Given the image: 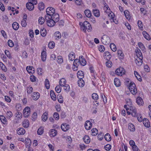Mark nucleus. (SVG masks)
Masks as SVG:
<instances>
[{
	"mask_svg": "<svg viewBox=\"0 0 151 151\" xmlns=\"http://www.w3.org/2000/svg\"><path fill=\"white\" fill-rule=\"evenodd\" d=\"M93 12L94 16L98 17L100 16V12L99 10L97 9H93Z\"/></svg>",
	"mask_w": 151,
	"mask_h": 151,
	"instance_id": "nucleus-34",
	"label": "nucleus"
},
{
	"mask_svg": "<svg viewBox=\"0 0 151 151\" xmlns=\"http://www.w3.org/2000/svg\"><path fill=\"white\" fill-rule=\"evenodd\" d=\"M16 116L17 118L20 119H21L22 117V114L20 112H17L16 113Z\"/></svg>",
	"mask_w": 151,
	"mask_h": 151,
	"instance_id": "nucleus-56",
	"label": "nucleus"
},
{
	"mask_svg": "<svg viewBox=\"0 0 151 151\" xmlns=\"http://www.w3.org/2000/svg\"><path fill=\"white\" fill-rule=\"evenodd\" d=\"M55 43L53 42H50L48 44V47L50 49L53 48L55 46Z\"/></svg>",
	"mask_w": 151,
	"mask_h": 151,
	"instance_id": "nucleus-52",
	"label": "nucleus"
},
{
	"mask_svg": "<svg viewBox=\"0 0 151 151\" xmlns=\"http://www.w3.org/2000/svg\"><path fill=\"white\" fill-rule=\"evenodd\" d=\"M143 123L145 126L147 128L150 127V123L149 120L146 118L143 119Z\"/></svg>",
	"mask_w": 151,
	"mask_h": 151,
	"instance_id": "nucleus-10",
	"label": "nucleus"
},
{
	"mask_svg": "<svg viewBox=\"0 0 151 151\" xmlns=\"http://www.w3.org/2000/svg\"><path fill=\"white\" fill-rule=\"evenodd\" d=\"M0 67L2 70L6 72V69L5 65L1 62H0Z\"/></svg>",
	"mask_w": 151,
	"mask_h": 151,
	"instance_id": "nucleus-50",
	"label": "nucleus"
},
{
	"mask_svg": "<svg viewBox=\"0 0 151 151\" xmlns=\"http://www.w3.org/2000/svg\"><path fill=\"white\" fill-rule=\"evenodd\" d=\"M83 140L84 142L86 144H88L90 142V139L89 137L87 135H85L83 138Z\"/></svg>",
	"mask_w": 151,
	"mask_h": 151,
	"instance_id": "nucleus-25",
	"label": "nucleus"
},
{
	"mask_svg": "<svg viewBox=\"0 0 151 151\" xmlns=\"http://www.w3.org/2000/svg\"><path fill=\"white\" fill-rule=\"evenodd\" d=\"M130 111L132 116L135 117L137 115V109L135 107L133 106H130Z\"/></svg>",
	"mask_w": 151,
	"mask_h": 151,
	"instance_id": "nucleus-7",
	"label": "nucleus"
},
{
	"mask_svg": "<svg viewBox=\"0 0 151 151\" xmlns=\"http://www.w3.org/2000/svg\"><path fill=\"white\" fill-rule=\"evenodd\" d=\"M92 126V123L88 120L86 121L84 124L85 127L87 130L90 129L91 128Z\"/></svg>",
	"mask_w": 151,
	"mask_h": 151,
	"instance_id": "nucleus-9",
	"label": "nucleus"
},
{
	"mask_svg": "<svg viewBox=\"0 0 151 151\" xmlns=\"http://www.w3.org/2000/svg\"><path fill=\"white\" fill-rule=\"evenodd\" d=\"M142 34L144 37L147 40H149L151 39L148 33L145 31L142 32Z\"/></svg>",
	"mask_w": 151,
	"mask_h": 151,
	"instance_id": "nucleus-23",
	"label": "nucleus"
},
{
	"mask_svg": "<svg viewBox=\"0 0 151 151\" xmlns=\"http://www.w3.org/2000/svg\"><path fill=\"white\" fill-rule=\"evenodd\" d=\"M13 29L15 30H17L19 28V24L16 22H14L12 25Z\"/></svg>",
	"mask_w": 151,
	"mask_h": 151,
	"instance_id": "nucleus-26",
	"label": "nucleus"
},
{
	"mask_svg": "<svg viewBox=\"0 0 151 151\" xmlns=\"http://www.w3.org/2000/svg\"><path fill=\"white\" fill-rule=\"evenodd\" d=\"M53 117L56 120H58L59 118V115L57 112H55L53 114Z\"/></svg>",
	"mask_w": 151,
	"mask_h": 151,
	"instance_id": "nucleus-62",
	"label": "nucleus"
},
{
	"mask_svg": "<svg viewBox=\"0 0 151 151\" xmlns=\"http://www.w3.org/2000/svg\"><path fill=\"white\" fill-rule=\"evenodd\" d=\"M78 83L80 87H82L84 86L85 83L84 81L82 79H79V80L78 81Z\"/></svg>",
	"mask_w": 151,
	"mask_h": 151,
	"instance_id": "nucleus-36",
	"label": "nucleus"
},
{
	"mask_svg": "<svg viewBox=\"0 0 151 151\" xmlns=\"http://www.w3.org/2000/svg\"><path fill=\"white\" fill-rule=\"evenodd\" d=\"M40 97V94L38 92H35L32 95V97L33 99L36 101Z\"/></svg>",
	"mask_w": 151,
	"mask_h": 151,
	"instance_id": "nucleus-11",
	"label": "nucleus"
},
{
	"mask_svg": "<svg viewBox=\"0 0 151 151\" xmlns=\"http://www.w3.org/2000/svg\"><path fill=\"white\" fill-rule=\"evenodd\" d=\"M104 138L105 140L108 142L110 141L111 139V136L108 133H107L105 135Z\"/></svg>",
	"mask_w": 151,
	"mask_h": 151,
	"instance_id": "nucleus-37",
	"label": "nucleus"
},
{
	"mask_svg": "<svg viewBox=\"0 0 151 151\" xmlns=\"http://www.w3.org/2000/svg\"><path fill=\"white\" fill-rule=\"evenodd\" d=\"M69 59L70 60L73 61L75 58V55L73 52H71L68 55Z\"/></svg>",
	"mask_w": 151,
	"mask_h": 151,
	"instance_id": "nucleus-21",
	"label": "nucleus"
},
{
	"mask_svg": "<svg viewBox=\"0 0 151 151\" xmlns=\"http://www.w3.org/2000/svg\"><path fill=\"white\" fill-rule=\"evenodd\" d=\"M66 81L64 78H62L60 79L59 82L60 85L61 86H63L66 84Z\"/></svg>",
	"mask_w": 151,
	"mask_h": 151,
	"instance_id": "nucleus-31",
	"label": "nucleus"
},
{
	"mask_svg": "<svg viewBox=\"0 0 151 151\" xmlns=\"http://www.w3.org/2000/svg\"><path fill=\"white\" fill-rule=\"evenodd\" d=\"M83 58V56H79V58L80 62V65L84 66L86 65V62L85 59Z\"/></svg>",
	"mask_w": 151,
	"mask_h": 151,
	"instance_id": "nucleus-12",
	"label": "nucleus"
},
{
	"mask_svg": "<svg viewBox=\"0 0 151 151\" xmlns=\"http://www.w3.org/2000/svg\"><path fill=\"white\" fill-rule=\"evenodd\" d=\"M55 10L52 7H48L46 11L47 14L45 17L52 18L51 16L55 13Z\"/></svg>",
	"mask_w": 151,
	"mask_h": 151,
	"instance_id": "nucleus-3",
	"label": "nucleus"
},
{
	"mask_svg": "<svg viewBox=\"0 0 151 151\" xmlns=\"http://www.w3.org/2000/svg\"><path fill=\"white\" fill-rule=\"evenodd\" d=\"M45 21V19H44L43 17H40L39 18L38 21L40 24L41 25L43 24Z\"/></svg>",
	"mask_w": 151,
	"mask_h": 151,
	"instance_id": "nucleus-44",
	"label": "nucleus"
},
{
	"mask_svg": "<svg viewBox=\"0 0 151 151\" xmlns=\"http://www.w3.org/2000/svg\"><path fill=\"white\" fill-rule=\"evenodd\" d=\"M84 13L86 16L88 18L90 17L92 15L91 11L88 9L85 10Z\"/></svg>",
	"mask_w": 151,
	"mask_h": 151,
	"instance_id": "nucleus-24",
	"label": "nucleus"
},
{
	"mask_svg": "<svg viewBox=\"0 0 151 151\" xmlns=\"http://www.w3.org/2000/svg\"><path fill=\"white\" fill-rule=\"evenodd\" d=\"M41 58L42 61H45L46 59L47 55L46 51L43 50L41 53Z\"/></svg>",
	"mask_w": 151,
	"mask_h": 151,
	"instance_id": "nucleus-19",
	"label": "nucleus"
},
{
	"mask_svg": "<svg viewBox=\"0 0 151 151\" xmlns=\"http://www.w3.org/2000/svg\"><path fill=\"white\" fill-rule=\"evenodd\" d=\"M137 88L135 83L132 82H131L129 85V88Z\"/></svg>",
	"mask_w": 151,
	"mask_h": 151,
	"instance_id": "nucleus-55",
	"label": "nucleus"
},
{
	"mask_svg": "<svg viewBox=\"0 0 151 151\" xmlns=\"http://www.w3.org/2000/svg\"><path fill=\"white\" fill-rule=\"evenodd\" d=\"M34 73V68L32 66H29V74H32Z\"/></svg>",
	"mask_w": 151,
	"mask_h": 151,
	"instance_id": "nucleus-60",
	"label": "nucleus"
},
{
	"mask_svg": "<svg viewBox=\"0 0 151 151\" xmlns=\"http://www.w3.org/2000/svg\"><path fill=\"white\" fill-rule=\"evenodd\" d=\"M0 120L3 124H5L6 123V119L5 117L3 115L0 116Z\"/></svg>",
	"mask_w": 151,
	"mask_h": 151,
	"instance_id": "nucleus-35",
	"label": "nucleus"
},
{
	"mask_svg": "<svg viewBox=\"0 0 151 151\" xmlns=\"http://www.w3.org/2000/svg\"><path fill=\"white\" fill-rule=\"evenodd\" d=\"M142 57L141 58H137V59H136L135 60V62L136 63L137 65L139 66H141L142 63Z\"/></svg>",
	"mask_w": 151,
	"mask_h": 151,
	"instance_id": "nucleus-13",
	"label": "nucleus"
},
{
	"mask_svg": "<svg viewBox=\"0 0 151 151\" xmlns=\"http://www.w3.org/2000/svg\"><path fill=\"white\" fill-rule=\"evenodd\" d=\"M36 78L33 75H31L30 76V79L31 81L35 82L36 81Z\"/></svg>",
	"mask_w": 151,
	"mask_h": 151,
	"instance_id": "nucleus-53",
	"label": "nucleus"
},
{
	"mask_svg": "<svg viewBox=\"0 0 151 151\" xmlns=\"http://www.w3.org/2000/svg\"><path fill=\"white\" fill-rule=\"evenodd\" d=\"M79 65H80V62L79 59H76L73 62V65L74 66H78Z\"/></svg>",
	"mask_w": 151,
	"mask_h": 151,
	"instance_id": "nucleus-45",
	"label": "nucleus"
},
{
	"mask_svg": "<svg viewBox=\"0 0 151 151\" xmlns=\"http://www.w3.org/2000/svg\"><path fill=\"white\" fill-rule=\"evenodd\" d=\"M64 87V89L67 91H69L70 90V88L69 85L68 84H66L65 86H63Z\"/></svg>",
	"mask_w": 151,
	"mask_h": 151,
	"instance_id": "nucleus-48",
	"label": "nucleus"
},
{
	"mask_svg": "<svg viewBox=\"0 0 151 151\" xmlns=\"http://www.w3.org/2000/svg\"><path fill=\"white\" fill-rule=\"evenodd\" d=\"M130 92L134 95H135L137 92V88L129 89Z\"/></svg>",
	"mask_w": 151,
	"mask_h": 151,
	"instance_id": "nucleus-42",
	"label": "nucleus"
},
{
	"mask_svg": "<svg viewBox=\"0 0 151 151\" xmlns=\"http://www.w3.org/2000/svg\"><path fill=\"white\" fill-rule=\"evenodd\" d=\"M50 95L53 101H55L56 100V97L54 91L51 90L50 91Z\"/></svg>",
	"mask_w": 151,
	"mask_h": 151,
	"instance_id": "nucleus-30",
	"label": "nucleus"
},
{
	"mask_svg": "<svg viewBox=\"0 0 151 151\" xmlns=\"http://www.w3.org/2000/svg\"><path fill=\"white\" fill-rule=\"evenodd\" d=\"M79 25L81 27V30L84 32L86 33V30L90 32L92 30V28L90 24L87 21H85L83 23L80 22Z\"/></svg>",
	"mask_w": 151,
	"mask_h": 151,
	"instance_id": "nucleus-1",
	"label": "nucleus"
},
{
	"mask_svg": "<svg viewBox=\"0 0 151 151\" xmlns=\"http://www.w3.org/2000/svg\"><path fill=\"white\" fill-rule=\"evenodd\" d=\"M117 54L119 56L121 57V58H122L124 55V54L122 53V51L120 50H117Z\"/></svg>",
	"mask_w": 151,
	"mask_h": 151,
	"instance_id": "nucleus-59",
	"label": "nucleus"
},
{
	"mask_svg": "<svg viewBox=\"0 0 151 151\" xmlns=\"http://www.w3.org/2000/svg\"><path fill=\"white\" fill-rule=\"evenodd\" d=\"M44 132V129L42 127H41L39 128L37 131V134L39 135H41Z\"/></svg>",
	"mask_w": 151,
	"mask_h": 151,
	"instance_id": "nucleus-47",
	"label": "nucleus"
},
{
	"mask_svg": "<svg viewBox=\"0 0 151 151\" xmlns=\"http://www.w3.org/2000/svg\"><path fill=\"white\" fill-rule=\"evenodd\" d=\"M23 115L25 117H28V106H27L23 110Z\"/></svg>",
	"mask_w": 151,
	"mask_h": 151,
	"instance_id": "nucleus-18",
	"label": "nucleus"
},
{
	"mask_svg": "<svg viewBox=\"0 0 151 151\" xmlns=\"http://www.w3.org/2000/svg\"><path fill=\"white\" fill-rule=\"evenodd\" d=\"M114 85L116 87H119L120 85V82L118 78H115L114 79Z\"/></svg>",
	"mask_w": 151,
	"mask_h": 151,
	"instance_id": "nucleus-32",
	"label": "nucleus"
},
{
	"mask_svg": "<svg viewBox=\"0 0 151 151\" xmlns=\"http://www.w3.org/2000/svg\"><path fill=\"white\" fill-rule=\"evenodd\" d=\"M49 134L51 137H54L57 135V131L56 130L54 129H52L50 130V131L49 132Z\"/></svg>",
	"mask_w": 151,
	"mask_h": 151,
	"instance_id": "nucleus-15",
	"label": "nucleus"
},
{
	"mask_svg": "<svg viewBox=\"0 0 151 151\" xmlns=\"http://www.w3.org/2000/svg\"><path fill=\"white\" fill-rule=\"evenodd\" d=\"M136 102L139 106H141L144 104L143 101L142 99L140 97H137L136 99Z\"/></svg>",
	"mask_w": 151,
	"mask_h": 151,
	"instance_id": "nucleus-17",
	"label": "nucleus"
},
{
	"mask_svg": "<svg viewBox=\"0 0 151 151\" xmlns=\"http://www.w3.org/2000/svg\"><path fill=\"white\" fill-rule=\"evenodd\" d=\"M61 128L63 131L66 132L70 129V126L68 124L64 123L61 125Z\"/></svg>",
	"mask_w": 151,
	"mask_h": 151,
	"instance_id": "nucleus-6",
	"label": "nucleus"
},
{
	"mask_svg": "<svg viewBox=\"0 0 151 151\" xmlns=\"http://www.w3.org/2000/svg\"><path fill=\"white\" fill-rule=\"evenodd\" d=\"M104 58L107 60H110L111 57V55L110 53L108 51L105 52L104 54Z\"/></svg>",
	"mask_w": 151,
	"mask_h": 151,
	"instance_id": "nucleus-16",
	"label": "nucleus"
},
{
	"mask_svg": "<svg viewBox=\"0 0 151 151\" xmlns=\"http://www.w3.org/2000/svg\"><path fill=\"white\" fill-rule=\"evenodd\" d=\"M101 41L103 44L106 45H109L110 42V38L107 36L104 35L101 38Z\"/></svg>",
	"mask_w": 151,
	"mask_h": 151,
	"instance_id": "nucleus-5",
	"label": "nucleus"
},
{
	"mask_svg": "<svg viewBox=\"0 0 151 151\" xmlns=\"http://www.w3.org/2000/svg\"><path fill=\"white\" fill-rule=\"evenodd\" d=\"M92 97L93 99L95 100H97L99 98L98 95L95 93H93L92 94Z\"/></svg>",
	"mask_w": 151,
	"mask_h": 151,
	"instance_id": "nucleus-46",
	"label": "nucleus"
},
{
	"mask_svg": "<svg viewBox=\"0 0 151 151\" xmlns=\"http://www.w3.org/2000/svg\"><path fill=\"white\" fill-rule=\"evenodd\" d=\"M25 132V130L22 128H19L17 129V132L19 135H22L24 134Z\"/></svg>",
	"mask_w": 151,
	"mask_h": 151,
	"instance_id": "nucleus-22",
	"label": "nucleus"
},
{
	"mask_svg": "<svg viewBox=\"0 0 151 151\" xmlns=\"http://www.w3.org/2000/svg\"><path fill=\"white\" fill-rule=\"evenodd\" d=\"M106 65L108 68H111L112 65V63L111 61L109 60H108L106 63Z\"/></svg>",
	"mask_w": 151,
	"mask_h": 151,
	"instance_id": "nucleus-49",
	"label": "nucleus"
},
{
	"mask_svg": "<svg viewBox=\"0 0 151 151\" xmlns=\"http://www.w3.org/2000/svg\"><path fill=\"white\" fill-rule=\"evenodd\" d=\"M91 135L94 136H96L98 133V130L96 128H93L91 130Z\"/></svg>",
	"mask_w": 151,
	"mask_h": 151,
	"instance_id": "nucleus-38",
	"label": "nucleus"
},
{
	"mask_svg": "<svg viewBox=\"0 0 151 151\" xmlns=\"http://www.w3.org/2000/svg\"><path fill=\"white\" fill-rule=\"evenodd\" d=\"M48 113L46 112H45L42 115V120L44 121L45 122L47 120L48 117H47Z\"/></svg>",
	"mask_w": 151,
	"mask_h": 151,
	"instance_id": "nucleus-33",
	"label": "nucleus"
},
{
	"mask_svg": "<svg viewBox=\"0 0 151 151\" xmlns=\"http://www.w3.org/2000/svg\"><path fill=\"white\" fill-rule=\"evenodd\" d=\"M37 3V0H29V11L33 10L34 8V5Z\"/></svg>",
	"mask_w": 151,
	"mask_h": 151,
	"instance_id": "nucleus-4",
	"label": "nucleus"
},
{
	"mask_svg": "<svg viewBox=\"0 0 151 151\" xmlns=\"http://www.w3.org/2000/svg\"><path fill=\"white\" fill-rule=\"evenodd\" d=\"M124 14L126 18L128 19H130V15L129 12L127 10H125L124 12Z\"/></svg>",
	"mask_w": 151,
	"mask_h": 151,
	"instance_id": "nucleus-40",
	"label": "nucleus"
},
{
	"mask_svg": "<svg viewBox=\"0 0 151 151\" xmlns=\"http://www.w3.org/2000/svg\"><path fill=\"white\" fill-rule=\"evenodd\" d=\"M110 47L111 50L114 51L115 52L116 50V48L115 45L113 43H111L110 44Z\"/></svg>",
	"mask_w": 151,
	"mask_h": 151,
	"instance_id": "nucleus-39",
	"label": "nucleus"
},
{
	"mask_svg": "<svg viewBox=\"0 0 151 151\" xmlns=\"http://www.w3.org/2000/svg\"><path fill=\"white\" fill-rule=\"evenodd\" d=\"M104 134L102 132L100 133L98 135V139L100 140H101L103 139Z\"/></svg>",
	"mask_w": 151,
	"mask_h": 151,
	"instance_id": "nucleus-58",
	"label": "nucleus"
},
{
	"mask_svg": "<svg viewBox=\"0 0 151 151\" xmlns=\"http://www.w3.org/2000/svg\"><path fill=\"white\" fill-rule=\"evenodd\" d=\"M40 33L41 36L42 37H44L46 35V31L45 29H41L40 30Z\"/></svg>",
	"mask_w": 151,
	"mask_h": 151,
	"instance_id": "nucleus-43",
	"label": "nucleus"
},
{
	"mask_svg": "<svg viewBox=\"0 0 151 151\" xmlns=\"http://www.w3.org/2000/svg\"><path fill=\"white\" fill-rule=\"evenodd\" d=\"M38 7L40 10H43L45 7V5L43 3L41 2L39 3L38 4Z\"/></svg>",
	"mask_w": 151,
	"mask_h": 151,
	"instance_id": "nucleus-29",
	"label": "nucleus"
},
{
	"mask_svg": "<svg viewBox=\"0 0 151 151\" xmlns=\"http://www.w3.org/2000/svg\"><path fill=\"white\" fill-rule=\"evenodd\" d=\"M57 62L59 64H61L63 62V59L62 56H58L57 57Z\"/></svg>",
	"mask_w": 151,
	"mask_h": 151,
	"instance_id": "nucleus-41",
	"label": "nucleus"
},
{
	"mask_svg": "<svg viewBox=\"0 0 151 151\" xmlns=\"http://www.w3.org/2000/svg\"><path fill=\"white\" fill-rule=\"evenodd\" d=\"M84 73L82 71L79 70L77 72V76L79 79H82L84 77Z\"/></svg>",
	"mask_w": 151,
	"mask_h": 151,
	"instance_id": "nucleus-20",
	"label": "nucleus"
},
{
	"mask_svg": "<svg viewBox=\"0 0 151 151\" xmlns=\"http://www.w3.org/2000/svg\"><path fill=\"white\" fill-rule=\"evenodd\" d=\"M54 36L56 40H58L61 37V35L60 32H55Z\"/></svg>",
	"mask_w": 151,
	"mask_h": 151,
	"instance_id": "nucleus-28",
	"label": "nucleus"
},
{
	"mask_svg": "<svg viewBox=\"0 0 151 151\" xmlns=\"http://www.w3.org/2000/svg\"><path fill=\"white\" fill-rule=\"evenodd\" d=\"M61 88L60 86H57L55 88V91L58 93H60L61 91Z\"/></svg>",
	"mask_w": 151,
	"mask_h": 151,
	"instance_id": "nucleus-54",
	"label": "nucleus"
},
{
	"mask_svg": "<svg viewBox=\"0 0 151 151\" xmlns=\"http://www.w3.org/2000/svg\"><path fill=\"white\" fill-rule=\"evenodd\" d=\"M115 72L117 75L122 76V75L125 73V71L123 70V68H119L117 69Z\"/></svg>",
	"mask_w": 151,
	"mask_h": 151,
	"instance_id": "nucleus-8",
	"label": "nucleus"
},
{
	"mask_svg": "<svg viewBox=\"0 0 151 151\" xmlns=\"http://www.w3.org/2000/svg\"><path fill=\"white\" fill-rule=\"evenodd\" d=\"M37 114L36 112H34L32 116V120L35 121L37 118Z\"/></svg>",
	"mask_w": 151,
	"mask_h": 151,
	"instance_id": "nucleus-57",
	"label": "nucleus"
},
{
	"mask_svg": "<svg viewBox=\"0 0 151 151\" xmlns=\"http://www.w3.org/2000/svg\"><path fill=\"white\" fill-rule=\"evenodd\" d=\"M128 129L131 131L134 132L135 130V127L132 123L129 124Z\"/></svg>",
	"mask_w": 151,
	"mask_h": 151,
	"instance_id": "nucleus-27",
	"label": "nucleus"
},
{
	"mask_svg": "<svg viewBox=\"0 0 151 151\" xmlns=\"http://www.w3.org/2000/svg\"><path fill=\"white\" fill-rule=\"evenodd\" d=\"M111 145L109 144H107L104 147L105 149L107 151L111 149Z\"/></svg>",
	"mask_w": 151,
	"mask_h": 151,
	"instance_id": "nucleus-64",
	"label": "nucleus"
},
{
	"mask_svg": "<svg viewBox=\"0 0 151 151\" xmlns=\"http://www.w3.org/2000/svg\"><path fill=\"white\" fill-rule=\"evenodd\" d=\"M45 20L48 26L51 27L54 26L55 22L50 17H45Z\"/></svg>",
	"mask_w": 151,
	"mask_h": 151,
	"instance_id": "nucleus-2",
	"label": "nucleus"
},
{
	"mask_svg": "<svg viewBox=\"0 0 151 151\" xmlns=\"http://www.w3.org/2000/svg\"><path fill=\"white\" fill-rule=\"evenodd\" d=\"M52 19L55 22H57L59 19V15L57 14H54L52 16Z\"/></svg>",
	"mask_w": 151,
	"mask_h": 151,
	"instance_id": "nucleus-14",
	"label": "nucleus"
},
{
	"mask_svg": "<svg viewBox=\"0 0 151 151\" xmlns=\"http://www.w3.org/2000/svg\"><path fill=\"white\" fill-rule=\"evenodd\" d=\"M45 85L47 89H48L50 88L49 81L48 79H46L45 80Z\"/></svg>",
	"mask_w": 151,
	"mask_h": 151,
	"instance_id": "nucleus-51",
	"label": "nucleus"
},
{
	"mask_svg": "<svg viewBox=\"0 0 151 151\" xmlns=\"http://www.w3.org/2000/svg\"><path fill=\"white\" fill-rule=\"evenodd\" d=\"M99 51L101 52H103L105 50V48L104 46L101 45L99 47Z\"/></svg>",
	"mask_w": 151,
	"mask_h": 151,
	"instance_id": "nucleus-63",
	"label": "nucleus"
},
{
	"mask_svg": "<svg viewBox=\"0 0 151 151\" xmlns=\"http://www.w3.org/2000/svg\"><path fill=\"white\" fill-rule=\"evenodd\" d=\"M8 45L10 47H12L14 45L13 41L10 40L8 41Z\"/></svg>",
	"mask_w": 151,
	"mask_h": 151,
	"instance_id": "nucleus-61",
	"label": "nucleus"
}]
</instances>
